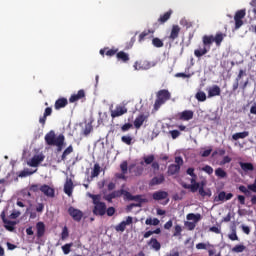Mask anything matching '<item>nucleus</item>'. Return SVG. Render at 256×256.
<instances>
[{"label": "nucleus", "mask_w": 256, "mask_h": 256, "mask_svg": "<svg viewBox=\"0 0 256 256\" xmlns=\"http://www.w3.org/2000/svg\"><path fill=\"white\" fill-rule=\"evenodd\" d=\"M151 67H153V65L147 60H140L134 63L135 71H147L151 69Z\"/></svg>", "instance_id": "nucleus-7"}, {"label": "nucleus", "mask_w": 256, "mask_h": 256, "mask_svg": "<svg viewBox=\"0 0 256 256\" xmlns=\"http://www.w3.org/2000/svg\"><path fill=\"white\" fill-rule=\"evenodd\" d=\"M186 173H187V175H189L190 177H197V174H195V168H188L187 170H186Z\"/></svg>", "instance_id": "nucleus-63"}, {"label": "nucleus", "mask_w": 256, "mask_h": 256, "mask_svg": "<svg viewBox=\"0 0 256 256\" xmlns=\"http://www.w3.org/2000/svg\"><path fill=\"white\" fill-rule=\"evenodd\" d=\"M147 246L150 247V249H153V251H161V242H159L155 237H152L147 242Z\"/></svg>", "instance_id": "nucleus-15"}, {"label": "nucleus", "mask_w": 256, "mask_h": 256, "mask_svg": "<svg viewBox=\"0 0 256 256\" xmlns=\"http://www.w3.org/2000/svg\"><path fill=\"white\" fill-rule=\"evenodd\" d=\"M120 169H121L123 175H126L127 169H128L127 161H123V162L120 164Z\"/></svg>", "instance_id": "nucleus-55"}, {"label": "nucleus", "mask_w": 256, "mask_h": 256, "mask_svg": "<svg viewBox=\"0 0 256 256\" xmlns=\"http://www.w3.org/2000/svg\"><path fill=\"white\" fill-rule=\"evenodd\" d=\"M183 231V228H181L180 225H176L174 227V237H179L181 235V232Z\"/></svg>", "instance_id": "nucleus-54"}, {"label": "nucleus", "mask_w": 256, "mask_h": 256, "mask_svg": "<svg viewBox=\"0 0 256 256\" xmlns=\"http://www.w3.org/2000/svg\"><path fill=\"white\" fill-rule=\"evenodd\" d=\"M107 213V204L105 202H101L96 204L93 208V214L99 217H103Z\"/></svg>", "instance_id": "nucleus-8"}, {"label": "nucleus", "mask_w": 256, "mask_h": 256, "mask_svg": "<svg viewBox=\"0 0 256 256\" xmlns=\"http://www.w3.org/2000/svg\"><path fill=\"white\" fill-rule=\"evenodd\" d=\"M173 14V11H168L166 13H164L163 15H161L158 19V23H160V25H163L164 23H167V21H169V19H171V15Z\"/></svg>", "instance_id": "nucleus-30"}, {"label": "nucleus", "mask_w": 256, "mask_h": 256, "mask_svg": "<svg viewBox=\"0 0 256 256\" xmlns=\"http://www.w3.org/2000/svg\"><path fill=\"white\" fill-rule=\"evenodd\" d=\"M247 247L243 244H238L235 247L232 248L233 253H243Z\"/></svg>", "instance_id": "nucleus-45"}, {"label": "nucleus", "mask_w": 256, "mask_h": 256, "mask_svg": "<svg viewBox=\"0 0 256 256\" xmlns=\"http://www.w3.org/2000/svg\"><path fill=\"white\" fill-rule=\"evenodd\" d=\"M170 100H171V92H169V90L167 89L159 90L156 93V100L153 105V110L159 111V109H161V107H163V105H165V103H167V101H170Z\"/></svg>", "instance_id": "nucleus-2"}, {"label": "nucleus", "mask_w": 256, "mask_h": 256, "mask_svg": "<svg viewBox=\"0 0 256 256\" xmlns=\"http://www.w3.org/2000/svg\"><path fill=\"white\" fill-rule=\"evenodd\" d=\"M91 197L94 207L97 206L98 203H101V201H99L101 199L99 195H92Z\"/></svg>", "instance_id": "nucleus-64"}, {"label": "nucleus", "mask_w": 256, "mask_h": 256, "mask_svg": "<svg viewBox=\"0 0 256 256\" xmlns=\"http://www.w3.org/2000/svg\"><path fill=\"white\" fill-rule=\"evenodd\" d=\"M193 110H184L179 114L180 121H191L193 119Z\"/></svg>", "instance_id": "nucleus-18"}, {"label": "nucleus", "mask_w": 256, "mask_h": 256, "mask_svg": "<svg viewBox=\"0 0 256 256\" xmlns=\"http://www.w3.org/2000/svg\"><path fill=\"white\" fill-rule=\"evenodd\" d=\"M52 113H53V108L47 107L45 109L43 116L39 118V123L42 125V127H45V123H47V118L50 117Z\"/></svg>", "instance_id": "nucleus-19"}, {"label": "nucleus", "mask_w": 256, "mask_h": 256, "mask_svg": "<svg viewBox=\"0 0 256 256\" xmlns=\"http://www.w3.org/2000/svg\"><path fill=\"white\" fill-rule=\"evenodd\" d=\"M246 137H249V133L247 131L238 132L232 135V139L234 141H238V139H245Z\"/></svg>", "instance_id": "nucleus-36"}, {"label": "nucleus", "mask_w": 256, "mask_h": 256, "mask_svg": "<svg viewBox=\"0 0 256 256\" xmlns=\"http://www.w3.org/2000/svg\"><path fill=\"white\" fill-rule=\"evenodd\" d=\"M85 97V90L81 89L77 92V94H72L70 96L69 103H77V101H81V99H85Z\"/></svg>", "instance_id": "nucleus-12"}, {"label": "nucleus", "mask_w": 256, "mask_h": 256, "mask_svg": "<svg viewBox=\"0 0 256 256\" xmlns=\"http://www.w3.org/2000/svg\"><path fill=\"white\" fill-rule=\"evenodd\" d=\"M111 193L114 199H117V197H121L122 195H124V197L127 196V190H124V189L116 190Z\"/></svg>", "instance_id": "nucleus-43"}, {"label": "nucleus", "mask_w": 256, "mask_h": 256, "mask_svg": "<svg viewBox=\"0 0 256 256\" xmlns=\"http://www.w3.org/2000/svg\"><path fill=\"white\" fill-rule=\"evenodd\" d=\"M239 165L242 171H245V172L255 170V166H253V163L251 162H239Z\"/></svg>", "instance_id": "nucleus-28"}, {"label": "nucleus", "mask_w": 256, "mask_h": 256, "mask_svg": "<svg viewBox=\"0 0 256 256\" xmlns=\"http://www.w3.org/2000/svg\"><path fill=\"white\" fill-rule=\"evenodd\" d=\"M216 177H219V179H225L227 177V172L223 170V168H217L215 170Z\"/></svg>", "instance_id": "nucleus-42"}, {"label": "nucleus", "mask_w": 256, "mask_h": 256, "mask_svg": "<svg viewBox=\"0 0 256 256\" xmlns=\"http://www.w3.org/2000/svg\"><path fill=\"white\" fill-rule=\"evenodd\" d=\"M36 237L38 239H41L45 235V223L43 222H37L36 223Z\"/></svg>", "instance_id": "nucleus-23"}, {"label": "nucleus", "mask_w": 256, "mask_h": 256, "mask_svg": "<svg viewBox=\"0 0 256 256\" xmlns=\"http://www.w3.org/2000/svg\"><path fill=\"white\" fill-rule=\"evenodd\" d=\"M64 193L68 195V197H71L73 195V180L67 179L64 184Z\"/></svg>", "instance_id": "nucleus-22"}, {"label": "nucleus", "mask_w": 256, "mask_h": 256, "mask_svg": "<svg viewBox=\"0 0 256 256\" xmlns=\"http://www.w3.org/2000/svg\"><path fill=\"white\" fill-rule=\"evenodd\" d=\"M129 129H133V124L131 123H125L121 126V131L122 133H127V131H129Z\"/></svg>", "instance_id": "nucleus-53"}, {"label": "nucleus", "mask_w": 256, "mask_h": 256, "mask_svg": "<svg viewBox=\"0 0 256 256\" xmlns=\"http://www.w3.org/2000/svg\"><path fill=\"white\" fill-rule=\"evenodd\" d=\"M68 214L70 215V217H72L73 221H76L77 223H79L81 219H83V211L73 206H70L68 208Z\"/></svg>", "instance_id": "nucleus-6"}, {"label": "nucleus", "mask_w": 256, "mask_h": 256, "mask_svg": "<svg viewBox=\"0 0 256 256\" xmlns=\"http://www.w3.org/2000/svg\"><path fill=\"white\" fill-rule=\"evenodd\" d=\"M116 59H118L119 61H122V63H128L130 58L127 52L120 51L116 53Z\"/></svg>", "instance_id": "nucleus-32"}, {"label": "nucleus", "mask_w": 256, "mask_h": 256, "mask_svg": "<svg viewBox=\"0 0 256 256\" xmlns=\"http://www.w3.org/2000/svg\"><path fill=\"white\" fill-rule=\"evenodd\" d=\"M125 229H127V224L125 223V221H122L120 224H118L115 227V231H120L121 233H123V231H125Z\"/></svg>", "instance_id": "nucleus-50"}, {"label": "nucleus", "mask_w": 256, "mask_h": 256, "mask_svg": "<svg viewBox=\"0 0 256 256\" xmlns=\"http://www.w3.org/2000/svg\"><path fill=\"white\" fill-rule=\"evenodd\" d=\"M43 161H45V156L44 155H35L32 157V159L30 160V162H28V165L30 167H39L40 163H43Z\"/></svg>", "instance_id": "nucleus-13"}, {"label": "nucleus", "mask_w": 256, "mask_h": 256, "mask_svg": "<svg viewBox=\"0 0 256 256\" xmlns=\"http://www.w3.org/2000/svg\"><path fill=\"white\" fill-rule=\"evenodd\" d=\"M186 219L188 221H194V223H199V221H201V214H187Z\"/></svg>", "instance_id": "nucleus-37"}, {"label": "nucleus", "mask_w": 256, "mask_h": 256, "mask_svg": "<svg viewBox=\"0 0 256 256\" xmlns=\"http://www.w3.org/2000/svg\"><path fill=\"white\" fill-rule=\"evenodd\" d=\"M73 153V145H69L62 153L61 159L58 160V163H61V161H66L67 156L71 155Z\"/></svg>", "instance_id": "nucleus-31"}, {"label": "nucleus", "mask_w": 256, "mask_h": 256, "mask_svg": "<svg viewBox=\"0 0 256 256\" xmlns=\"http://www.w3.org/2000/svg\"><path fill=\"white\" fill-rule=\"evenodd\" d=\"M208 247L213 248V245L210 244V243H207V244H205V243H198V244H196V249H198V250H201V249L207 250Z\"/></svg>", "instance_id": "nucleus-52"}, {"label": "nucleus", "mask_w": 256, "mask_h": 256, "mask_svg": "<svg viewBox=\"0 0 256 256\" xmlns=\"http://www.w3.org/2000/svg\"><path fill=\"white\" fill-rule=\"evenodd\" d=\"M202 171L207 173L208 175H213V167L206 165L202 168Z\"/></svg>", "instance_id": "nucleus-58"}, {"label": "nucleus", "mask_w": 256, "mask_h": 256, "mask_svg": "<svg viewBox=\"0 0 256 256\" xmlns=\"http://www.w3.org/2000/svg\"><path fill=\"white\" fill-rule=\"evenodd\" d=\"M172 139H177V137H179L181 135V132H179V130H172L169 132Z\"/></svg>", "instance_id": "nucleus-61"}, {"label": "nucleus", "mask_w": 256, "mask_h": 256, "mask_svg": "<svg viewBox=\"0 0 256 256\" xmlns=\"http://www.w3.org/2000/svg\"><path fill=\"white\" fill-rule=\"evenodd\" d=\"M179 171H181V168L179 166H177L176 164H170L168 166V175H177V173H179Z\"/></svg>", "instance_id": "nucleus-35"}, {"label": "nucleus", "mask_w": 256, "mask_h": 256, "mask_svg": "<svg viewBox=\"0 0 256 256\" xmlns=\"http://www.w3.org/2000/svg\"><path fill=\"white\" fill-rule=\"evenodd\" d=\"M165 183V175L159 174L158 176L153 177L149 182V187H155L157 185H163Z\"/></svg>", "instance_id": "nucleus-11"}, {"label": "nucleus", "mask_w": 256, "mask_h": 256, "mask_svg": "<svg viewBox=\"0 0 256 256\" xmlns=\"http://www.w3.org/2000/svg\"><path fill=\"white\" fill-rule=\"evenodd\" d=\"M239 191H241V193H244V195H249V188L248 187H245L244 185H240L239 186Z\"/></svg>", "instance_id": "nucleus-62"}, {"label": "nucleus", "mask_w": 256, "mask_h": 256, "mask_svg": "<svg viewBox=\"0 0 256 256\" xmlns=\"http://www.w3.org/2000/svg\"><path fill=\"white\" fill-rule=\"evenodd\" d=\"M207 53H209V48L204 47L202 49H197L194 51V55L195 57H203V55H207Z\"/></svg>", "instance_id": "nucleus-39"}, {"label": "nucleus", "mask_w": 256, "mask_h": 256, "mask_svg": "<svg viewBox=\"0 0 256 256\" xmlns=\"http://www.w3.org/2000/svg\"><path fill=\"white\" fill-rule=\"evenodd\" d=\"M248 189L249 191H252V193H256V177L254 179V183L248 185ZM251 203L252 205H256V195L251 197Z\"/></svg>", "instance_id": "nucleus-34"}, {"label": "nucleus", "mask_w": 256, "mask_h": 256, "mask_svg": "<svg viewBox=\"0 0 256 256\" xmlns=\"http://www.w3.org/2000/svg\"><path fill=\"white\" fill-rule=\"evenodd\" d=\"M44 141L46 145H49V147H57L56 152L61 153L63 151V147H65V135L60 134L56 135L55 131L51 130L49 131L45 137Z\"/></svg>", "instance_id": "nucleus-1"}, {"label": "nucleus", "mask_w": 256, "mask_h": 256, "mask_svg": "<svg viewBox=\"0 0 256 256\" xmlns=\"http://www.w3.org/2000/svg\"><path fill=\"white\" fill-rule=\"evenodd\" d=\"M4 224H5V229H7V231H15V226L17 225V222L10 221V220H7V221L4 220Z\"/></svg>", "instance_id": "nucleus-38"}, {"label": "nucleus", "mask_w": 256, "mask_h": 256, "mask_svg": "<svg viewBox=\"0 0 256 256\" xmlns=\"http://www.w3.org/2000/svg\"><path fill=\"white\" fill-rule=\"evenodd\" d=\"M183 189H190L192 193H197V191H199V187L200 184L199 183H195V184H187V183H183L182 184Z\"/></svg>", "instance_id": "nucleus-29"}, {"label": "nucleus", "mask_w": 256, "mask_h": 256, "mask_svg": "<svg viewBox=\"0 0 256 256\" xmlns=\"http://www.w3.org/2000/svg\"><path fill=\"white\" fill-rule=\"evenodd\" d=\"M230 199H233V193H226L225 191H222L218 194V197L215 198V201H230Z\"/></svg>", "instance_id": "nucleus-24"}, {"label": "nucleus", "mask_w": 256, "mask_h": 256, "mask_svg": "<svg viewBox=\"0 0 256 256\" xmlns=\"http://www.w3.org/2000/svg\"><path fill=\"white\" fill-rule=\"evenodd\" d=\"M161 223V221H159L158 218H147L145 221V225H153L154 227H157V225H159Z\"/></svg>", "instance_id": "nucleus-41"}, {"label": "nucleus", "mask_w": 256, "mask_h": 256, "mask_svg": "<svg viewBox=\"0 0 256 256\" xmlns=\"http://www.w3.org/2000/svg\"><path fill=\"white\" fill-rule=\"evenodd\" d=\"M100 173H101V166L99 165V163L94 164V168L91 172L92 179L95 177H99Z\"/></svg>", "instance_id": "nucleus-40"}, {"label": "nucleus", "mask_w": 256, "mask_h": 256, "mask_svg": "<svg viewBox=\"0 0 256 256\" xmlns=\"http://www.w3.org/2000/svg\"><path fill=\"white\" fill-rule=\"evenodd\" d=\"M200 187H199V195H201V197H211L212 193L210 189L205 190V185H207V181L202 180L199 183Z\"/></svg>", "instance_id": "nucleus-14"}, {"label": "nucleus", "mask_w": 256, "mask_h": 256, "mask_svg": "<svg viewBox=\"0 0 256 256\" xmlns=\"http://www.w3.org/2000/svg\"><path fill=\"white\" fill-rule=\"evenodd\" d=\"M149 119V114H139L134 120L135 129H141L143 123Z\"/></svg>", "instance_id": "nucleus-9"}, {"label": "nucleus", "mask_w": 256, "mask_h": 256, "mask_svg": "<svg viewBox=\"0 0 256 256\" xmlns=\"http://www.w3.org/2000/svg\"><path fill=\"white\" fill-rule=\"evenodd\" d=\"M152 45L153 47H157L159 49L163 47L164 43H163V40H161L160 38H153Z\"/></svg>", "instance_id": "nucleus-46"}, {"label": "nucleus", "mask_w": 256, "mask_h": 256, "mask_svg": "<svg viewBox=\"0 0 256 256\" xmlns=\"http://www.w3.org/2000/svg\"><path fill=\"white\" fill-rule=\"evenodd\" d=\"M121 141L125 143V145H133V137L131 136H122Z\"/></svg>", "instance_id": "nucleus-48"}, {"label": "nucleus", "mask_w": 256, "mask_h": 256, "mask_svg": "<svg viewBox=\"0 0 256 256\" xmlns=\"http://www.w3.org/2000/svg\"><path fill=\"white\" fill-rule=\"evenodd\" d=\"M185 227H187L188 231H193L196 227L195 222H185Z\"/></svg>", "instance_id": "nucleus-60"}, {"label": "nucleus", "mask_w": 256, "mask_h": 256, "mask_svg": "<svg viewBox=\"0 0 256 256\" xmlns=\"http://www.w3.org/2000/svg\"><path fill=\"white\" fill-rule=\"evenodd\" d=\"M196 99L197 101H201V102L207 101V94H205V92H198L196 94Z\"/></svg>", "instance_id": "nucleus-51"}, {"label": "nucleus", "mask_w": 256, "mask_h": 256, "mask_svg": "<svg viewBox=\"0 0 256 256\" xmlns=\"http://www.w3.org/2000/svg\"><path fill=\"white\" fill-rule=\"evenodd\" d=\"M153 33H155V30H144L138 38L139 43H142V41H145V39H147V37H149V35H153Z\"/></svg>", "instance_id": "nucleus-33"}, {"label": "nucleus", "mask_w": 256, "mask_h": 256, "mask_svg": "<svg viewBox=\"0 0 256 256\" xmlns=\"http://www.w3.org/2000/svg\"><path fill=\"white\" fill-rule=\"evenodd\" d=\"M40 191L46 196V197H55V189L51 188L49 185L44 184L40 187Z\"/></svg>", "instance_id": "nucleus-16"}, {"label": "nucleus", "mask_w": 256, "mask_h": 256, "mask_svg": "<svg viewBox=\"0 0 256 256\" xmlns=\"http://www.w3.org/2000/svg\"><path fill=\"white\" fill-rule=\"evenodd\" d=\"M221 95V88L218 85H214L208 90V97H219Z\"/></svg>", "instance_id": "nucleus-27"}, {"label": "nucleus", "mask_w": 256, "mask_h": 256, "mask_svg": "<svg viewBox=\"0 0 256 256\" xmlns=\"http://www.w3.org/2000/svg\"><path fill=\"white\" fill-rule=\"evenodd\" d=\"M66 105H69V101L67 100V98L62 97L55 101L54 109H56V111H59V109H65Z\"/></svg>", "instance_id": "nucleus-17"}, {"label": "nucleus", "mask_w": 256, "mask_h": 256, "mask_svg": "<svg viewBox=\"0 0 256 256\" xmlns=\"http://www.w3.org/2000/svg\"><path fill=\"white\" fill-rule=\"evenodd\" d=\"M247 15V12L245 9L238 10L234 15V21H235V29H241L243 27V19H245V16Z\"/></svg>", "instance_id": "nucleus-4"}, {"label": "nucleus", "mask_w": 256, "mask_h": 256, "mask_svg": "<svg viewBox=\"0 0 256 256\" xmlns=\"http://www.w3.org/2000/svg\"><path fill=\"white\" fill-rule=\"evenodd\" d=\"M115 207L106 208V214L108 217H113L115 215Z\"/></svg>", "instance_id": "nucleus-56"}, {"label": "nucleus", "mask_w": 256, "mask_h": 256, "mask_svg": "<svg viewBox=\"0 0 256 256\" xmlns=\"http://www.w3.org/2000/svg\"><path fill=\"white\" fill-rule=\"evenodd\" d=\"M128 109L125 105H116L115 109L110 110V115L112 119H117V117H123L127 113Z\"/></svg>", "instance_id": "nucleus-5"}, {"label": "nucleus", "mask_w": 256, "mask_h": 256, "mask_svg": "<svg viewBox=\"0 0 256 256\" xmlns=\"http://www.w3.org/2000/svg\"><path fill=\"white\" fill-rule=\"evenodd\" d=\"M29 191L37 193L38 191H41V187H39V184H33L30 186Z\"/></svg>", "instance_id": "nucleus-57"}, {"label": "nucleus", "mask_w": 256, "mask_h": 256, "mask_svg": "<svg viewBox=\"0 0 256 256\" xmlns=\"http://www.w3.org/2000/svg\"><path fill=\"white\" fill-rule=\"evenodd\" d=\"M202 43L208 50L211 49V45L214 43L213 35H204L202 38Z\"/></svg>", "instance_id": "nucleus-26"}, {"label": "nucleus", "mask_w": 256, "mask_h": 256, "mask_svg": "<svg viewBox=\"0 0 256 256\" xmlns=\"http://www.w3.org/2000/svg\"><path fill=\"white\" fill-rule=\"evenodd\" d=\"M143 160L146 165H151L155 161V155L150 154L148 156H145Z\"/></svg>", "instance_id": "nucleus-47"}, {"label": "nucleus", "mask_w": 256, "mask_h": 256, "mask_svg": "<svg viewBox=\"0 0 256 256\" xmlns=\"http://www.w3.org/2000/svg\"><path fill=\"white\" fill-rule=\"evenodd\" d=\"M154 201H163V199H167L169 197V193L163 190L156 191L152 195Z\"/></svg>", "instance_id": "nucleus-20"}, {"label": "nucleus", "mask_w": 256, "mask_h": 256, "mask_svg": "<svg viewBox=\"0 0 256 256\" xmlns=\"http://www.w3.org/2000/svg\"><path fill=\"white\" fill-rule=\"evenodd\" d=\"M227 37V34L222 32H217L215 36H213L214 43H216V47H221V43H223V39Z\"/></svg>", "instance_id": "nucleus-25"}, {"label": "nucleus", "mask_w": 256, "mask_h": 256, "mask_svg": "<svg viewBox=\"0 0 256 256\" xmlns=\"http://www.w3.org/2000/svg\"><path fill=\"white\" fill-rule=\"evenodd\" d=\"M117 51H119V49L117 48L109 49L108 47H106L100 50V55H102V57H105V55H107V57H114V55H117Z\"/></svg>", "instance_id": "nucleus-21"}, {"label": "nucleus", "mask_w": 256, "mask_h": 256, "mask_svg": "<svg viewBox=\"0 0 256 256\" xmlns=\"http://www.w3.org/2000/svg\"><path fill=\"white\" fill-rule=\"evenodd\" d=\"M71 247H73V242L62 246V251L64 255H69L71 253Z\"/></svg>", "instance_id": "nucleus-44"}, {"label": "nucleus", "mask_w": 256, "mask_h": 256, "mask_svg": "<svg viewBox=\"0 0 256 256\" xmlns=\"http://www.w3.org/2000/svg\"><path fill=\"white\" fill-rule=\"evenodd\" d=\"M181 33V27L179 25H173L170 31V35L168 36L169 41H175V39L179 38V34Z\"/></svg>", "instance_id": "nucleus-10"}, {"label": "nucleus", "mask_w": 256, "mask_h": 256, "mask_svg": "<svg viewBox=\"0 0 256 256\" xmlns=\"http://www.w3.org/2000/svg\"><path fill=\"white\" fill-rule=\"evenodd\" d=\"M175 165L178 167H183V158L181 156H176L175 157Z\"/></svg>", "instance_id": "nucleus-59"}, {"label": "nucleus", "mask_w": 256, "mask_h": 256, "mask_svg": "<svg viewBox=\"0 0 256 256\" xmlns=\"http://www.w3.org/2000/svg\"><path fill=\"white\" fill-rule=\"evenodd\" d=\"M126 199H128V201H138L139 202L137 204L132 203V204L128 205L126 208V211L128 213L133 211V207H141V203H143V199H141V195L134 196L129 191H126Z\"/></svg>", "instance_id": "nucleus-3"}, {"label": "nucleus", "mask_w": 256, "mask_h": 256, "mask_svg": "<svg viewBox=\"0 0 256 256\" xmlns=\"http://www.w3.org/2000/svg\"><path fill=\"white\" fill-rule=\"evenodd\" d=\"M69 238V228L67 226H64L61 232V239L62 241H65V239Z\"/></svg>", "instance_id": "nucleus-49"}]
</instances>
